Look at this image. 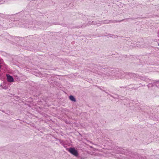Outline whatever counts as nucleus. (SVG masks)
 <instances>
[{"label":"nucleus","mask_w":159,"mask_h":159,"mask_svg":"<svg viewBox=\"0 0 159 159\" xmlns=\"http://www.w3.org/2000/svg\"><path fill=\"white\" fill-rule=\"evenodd\" d=\"M7 80L8 82H13L14 80L12 76L8 74L7 75Z\"/></svg>","instance_id":"obj_3"},{"label":"nucleus","mask_w":159,"mask_h":159,"mask_svg":"<svg viewBox=\"0 0 159 159\" xmlns=\"http://www.w3.org/2000/svg\"><path fill=\"white\" fill-rule=\"evenodd\" d=\"M111 75L114 76L113 78L115 79H121L125 76L127 79H129L130 77L129 76H132L134 75V74L131 73H125L124 72H120L116 70H114L111 71Z\"/></svg>","instance_id":"obj_1"},{"label":"nucleus","mask_w":159,"mask_h":159,"mask_svg":"<svg viewBox=\"0 0 159 159\" xmlns=\"http://www.w3.org/2000/svg\"><path fill=\"white\" fill-rule=\"evenodd\" d=\"M69 152L75 156H78V153L77 150L74 148H70L69 149Z\"/></svg>","instance_id":"obj_2"},{"label":"nucleus","mask_w":159,"mask_h":159,"mask_svg":"<svg viewBox=\"0 0 159 159\" xmlns=\"http://www.w3.org/2000/svg\"><path fill=\"white\" fill-rule=\"evenodd\" d=\"M158 46H159V43H158Z\"/></svg>","instance_id":"obj_12"},{"label":"nucleus","mask_w":159,"mask_h":159,"mask_svg":"<svg viewBox=\"0 0 159 159\" xmlns=\"http://www.w3.org/2000/svg\"><path fill=\"white\" fill-rule=\"evenodd\" d=\"M140 79L141 80H144L145 81H147V79H146L145 77H141L140 78Z\"/></svg>","instance_id":"obj_6"},{"label":"nucleus","mask_w":159,"mask_h":159,"mask_svg":"<svg viewBox=\"0 0 159 159\" xmlns=\"http://www.w3.org/2000/svg\"><path fill=\"white\" fill-rule=\"evenodd\" d=\"M0 86H1V87H2V86H3L2 85V84H1V85H0Z\"/></svg>","instance_id":"obj_10"},{"label":"nucleus","mask_w":159,"mask_h":159,"mask_svg":"<svg viewBox=\"0 0 159 159\" xmlns=\"http://www.w3.org/2000/svg\"><path fill=\"white\" fill-rule=\"evenodd\" d=\"M156 86L157 87L159 88V85H157V84H156Z\"/></svg>","instance_id":"obj_9"},{"label":"nucleus","mask_w":159,"mask_h":159,"mask_svg":"<svg viewBox=\"0 0 159 159\" xmlns=\"http://www.w3.org/2000/svg\"><path fill=\"white\" fill-rule=\"evenodd\" d=\"M2 88L3 89H7V87L6 86H2Z\"/></svg>","instance_id":"obj_8"},{"label":"nucleus","mask_w":159,"mask_h":159,"mask_svg":"<svg viewBox=\"0 0 159 159\" xmlns=\"http://www.w3.org/2000/svg\"><path fill=\"white\" fill-rule=\"evenodd\" d=\"M153 86V84L152 83H149L147 85V86L148 88H150L152 87Z\"/></svg>","instance_id":"obj_5"},{"label":"nucleus","mask_w":159,"mask_h":159,"mask_svg":"<svg viewBox=\"0 0 159 159\" xmlns=\"http://www.w3.org/2000/svg\"><path fill=\"white\" fill-rule=\"evenodd\" d=\"M2 112H4V111L3 110H2Z\"/></svg>","instance_id":"obj_11"},{"label":"nucleus","mask_w":159,"mask_h":159,"mask_svg":"<svg viewBox=\"0 0 159 159\" xmlns=\"http://www.w3.org/2000/svg\"><path fill=\"white\" fill-rule=\"evenodd\" d=\"M69 99L73 102H75L76 101L75 98L72 95H70L69 96Z\"/></svg>","instance_id":"obj_4"},{"label":"nucleus","mask_w":159,"mask_h":159,"mask_svg":"<svg viewBox=\"0 0 159 159\" xmlns=\"http://www.w3.org/2000/svg\"><path fill=\"white\" fill-rule=\"evenodd\" d=\"M110 21L109 20H106L104 21L103 23L105 24H108L110 23Z\"/></svg>","instance_id":"obj_7"}]
</instances>
